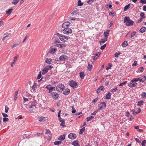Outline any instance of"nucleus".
<instances>
[{"label": "nucleus", "mask_w": 146, "mask_h": 146, "mask_svg": "<svg viewBox=\"0 0 146 146\" xmlns=\"http://www.w3.org/2000/svg\"><path fill=\"white\" fill-rule=\"evenodd\" d=\"M134 139L138 143H141V141L139 139L137 138H135Z\"/></svg>", "instance_id": "nucleus-55"}, {"label": "nucleus", "mask_w": 146, "mask_h": 146, "mask_svg": "<svg viewBox=\"0 0 146 146\" xmlns=\"http://www.w3.org/2000/svg\"><path fill=\"white\" fill-rule=\"evenodd\" d=\"M45 135L46 136L48 135L49 136V138H48V139H50L52 136L51 132L48 130H46V132L45 133Z\"/></svg>", "instance_id": "nucleus-14"}, {"label": "nucleus", "mask_w": 146, "mask_h": 146, "mask_svg": "<svg viewBox=\"0 0 146 146\" xmlns=\"http://www.w3.org/2000/svg\"><path fill=\"white\" fill-rule=\"evenodd\" d=\"M36 84L35 83H34L32 86V88L33 89H35V88H36Z\"/></svg>", "instance_id": "nucleus-59"}, {"label": "nucleus", "mask_w": 146, "mask_h": 146, "mask_svg": "<svg viewBox=\"0 0 146 146\" xmlns=\"http://www.w3.org/2000/svg\"><path fill=\"white\" fill-rule=\"evenodd\" d=\"M109 32V31L108 30L104 32V34L105 38H107V37L108 36Z\"/></svg>", "instance_id": "nucleus-26"}, {"label": "nucleus", "mask_w": 146, "mask_h": 146, "mask_svg": "<svg viewBox=\"0 0 146 146\" xmlns=\"http://www.w3.org/2000/svg\"><path fill=\"white\" fill-rule=\"evenodd\" d=\"M62 142L61 141H55L54 142V144L55 145H58L61 144Z\"/></svg>", "instance_id": "nucleus-39"}, {"label": "nucleus", "mask_w": 146, "mask_h": 146, "mask_svg": "<svg viewBox=\"0 0 146 146\" xmlns=\"http://www.w3.org/2000/svg\"><path fill=\"white\" fill-rule=\"evenodd\" d=\"M92 67V65H90L89 64H88V70H91Z\"/></svg>", "instance_id": "nucleus-58"}, {"label": "nucleus", "mask_w": 146, "mask_h": 146, "mask_svg": "<svg viewBox=\"0 0 146 146\" xmlns=\"http://www.w3.org/2000/svg\"><path fill=\"white\" fill-rule=\"evenodd\" d=\"M107 40V38H105L104 39H101V40L100 41V43L101 44L102 43H104Z\"/></svg>", "instance_id": "nucleus-33"}, {"label": "nucleus", "mask_w": 146, "mask_h": 146, "mask_svg": "<svg viewBox=\"0 0 146 146\" xmlns=\"http://www.w3.org/2000/svg\"><path fill=\"white\" fill-rule=\"evenodd\" d=\"M124 22L125 23V25L127 26L132 25L134 23L133 21L130 19L129 17H125L124 19Z\"/></svg>", "instance_id": "nucleus-1"}, {"label": "nucleus", "mask_w": 146, "mask_h": 146, "mask_svg": "<svg viewBox=\"0 0 146 146\" xmlns=\"http://www.w3.org/2000/svg\"><path fill=\"white\" fill-rule=\"evenodd\" d=\"M29 111L30 113L33 112L36 108L35 103L31 101L29 103Z\"/></svg>", "instance_id": "nucleus-2"}, {"label": "nucleus", "mask_w": 146, "mask_h": 146, "mask_svg": "<svg viewBox=\"0 0 146 146\" xmlns=\"http://www.w3.org/2000/svg\"><path fill=\"white\" fill-rule=\"evenodd\" d=\"M19 43H20L19 42V43H16V44H13L11 48H13L17 46H18V45Z\"/></svg>", "instance_id": "nucleus-47"}, {"label": "nucleus", "mask_w": 146, "mask_h": 146, "mask_svg": "<svg viewBox=\"0 0 146 146\" xmlns=\"http://www.w3.org/2000/svg\"><path fill=\"white\" fill-rule=\"evenodd\" d=\"M94 118V117L93 116H91L90 117H87V121H90L91 119H93Z\"/></svg>", "instance_id": "nucleus-41"}, {"label": "nucleus", "mask_w": 146, "mask_h": 146, "mask_svg": "<svg viewBox=\"0 0 146 146\" xmlns=\"http://www.w3.org/2000/svg\"><path fill=\"white\" fill-rule=\"evenodd\" d=\"M72 113H74L76 112V110L74 109V106H72Z\"/></svg>", "instance_id": "nucleus-62"}, {"label": "nucleus", "mask_w": 146, "mask_h": 146, "mask_svg": "<svg viewBox=\"0 0 146 146\" xmlns=\"http://www.w3.org/2000/svg\"><path fill=\"white\" fill-rule=\"evenodd\" d=\"M143 19L142 18H140L137 21V23H139L141 22L142 21Z\"/></svg>", "instance_id": "nucleus-53"}, {"label": "nucleus", "mask_w": 146, "mask_h": 146, "mask_svg": "<svg viewBox=\"0 0 146 146\" xmlns=\"http://www.w3.org/2000/svg\"><path fill=\"white\" fill-rule=\"evenodd\" d=\"M19 0H13L12 3L14 5H16L19 2Z\"/></svg>", "instance_id": "nucleus-34"}, {"label": "nucleus", "mask_w": 146, "mask_h": 146, "mask_svg": "<svg viewBox=\"0 0 146 146\" xmlns=\"http://www.w3.org/2000/svg\"><path fill=\"white\" fill-rule=\"evenodd\" d=\"M61 123L60 124V126H65V122L64 120H63V121L61 122Z\"/></svg>", "instance_id": "nucleus-50"}, {"label": "nucleus", "mask_w": 146, "mask_h": 146, "mask_svg": "<svg viewBox=\"0 0 146 146\" xmlns=\"http://www.w3.org/2000/svg\"><path fill=\"white\" fill-rule=\"evenodd\" d=\"M13 10V9H9L8 10V11H6V13L8 15H9L12 12V11Z\"/></svg>", "instance_id": "nucleus-32"}, {"label": "nucleus", "mask_w": 146, "mask_h": 146, "mask_svg": "<svg viewBox=\"0 0 146 146\" xmlns=\"http://www.w3.org/2000/svg\"><path fill=\"white\" fill-rule=\"evenodd\" d=\"M46 117H40L39 119V121L40 122H44L45 120Z\"/></svg>", "instance_id": "nucleus-31"}, {"label": "nucleus", "mask_w": 146, "mask_h": 146, "mask_svg": "<svg viewBox=\"0 0 146 146\" xmlns=\"http://www.w3.org/2000/svg\"><path fill=\"white\" fill-rule=\"evenodd\" d=\"M80 77L82 79H83L84 78L85 75L83 72H81L80 73Z\"/></svg>", "instance_id": "nucleus-30"}, {"label": "nucleus", "mask_w": 146, "mask_h": 146, "mask_svg": "<svg viewBox=\"0 0 146 146\" xmlns=\"http://www.w3.org/2000/svg\"><path fill=\"white\" fill-rule=\"evenodd\" d=\"M17 56H15L13 60V62H12V63L13 64H15L17 60Z\"/></svg>", "instance_id": "nucleus-36"}, {"label": "nucleus", "mask_w": 146, "mask_h": 146, "mask_svg": "<svg viewBox=\"0 0 146 146\" xmlns=\"http://www.w3.org/2000/svg\"><path fill=\"white\" fill-rule=\"evenodd\" d=\"M146 27H142L139 31V32L141 33L144 32L146 30Z\"/></svg>", "instance_id": "nucleus-29"}, {"label": "nucleus", "mask_w": 146, "mask_h": 146, "mask_svg": "<svg viewBox=\"0 0 146 146\" xmlns=\"http://www.w3.org/2000/svg\"><path fill=\"white\" fill-rule=\"evenodd\" d=\"M45 88L47 89L48 90V95H50L52 93H53V91L55 90V88L52 86L51 85H48L46 86Z\"/></svg>", "instance_id": "nucleus-6"}, {"label": "nucleus", "mask_w": 146, "mask_h": 146, "mask_svg": "<svg viewBox=\"0 0 146 146\" xmlns=\"http://www.w3.org/2000/svg\"><path fill=\"white\" fill-rule=\"evenodd\" d=\"M106 107V103L105 102H102L100 104V106L98 108V110H101L104 108V107L105 108Z\"/></svg>", "instance_id": "nucleus-13"}, {"label": "nucleus", "mask_w": 146, "mask_h": 146, "mask_svg": "<svg viewBox=\"0 0 146 146\" xmlns=\"http://www.w3.org/2000/svg\"><path fill=\"white\" fill-rule=\"evenodd\" d=\"M78 142V141H74L72 143V144L75 146H80Z\"/></svg>", "instance_id": "nucleus-27"}, {"label": "nucleus", "mask_w": 146, "mask_h": 146, "mask_svg": "<svg viewBox=\"0 0 146 146\" xmlns=\"http://www.w3.org/2000/svg\"><path fill=\"white\" fill-rule=\"evenodd\" d=\"M132 113L134 115H136V114L140 113L141 111V109L139 108L138 110V111H135L134 110H132Z\"/></svg>", "instance_id": "nucleus-17"}, {"label": "nucleus", "mask_w": 146, "mask_h": 146, "mask_svg": "<svg viewBox=\"0 0 146 146\" xmlns=\"http://www.w3.org/2000/svg\"><path fill=\"white\" fill-rule=\"evenodd\" d=\"M146 80V78H145V76H143L140 77V82H143Z\"/></svg>", "instance_id": "nucleus-23"}, {"label": "nucleus", "mask_w": 146, "mask_h": 146, "mask_svg": "<svg viewBox=\"0 0 146 146\" xmlns=\"http://www.w3.org/2000/svg\"><path fill=\"white\" fill-rule=\"evenodd\" d=\"M83 5V3L81 2L80 0H79L78 1V6H82Z\"/></svg>", "instance_id": "nucleus-46"}, {"label": "nucleus", "mask_w": 146, "mask_h": 146, "mask_svg": "<svg viewBox=\"0 0 146 146\" xmlns=\"http://www.w3.org/2000/svg\"><path fill=\"white\" fill-rule=\"evenodd\" d=\"M68 137L71 139H73L76 138V135L75 134L71 133L69 134Z\"/></svg>", "instance_id": "nucleus-12"}, {"label": "nucleus", "mask_w": 146, "mask_h": 146, "mask_svg": "<svg viewBox=\"0 0 146 146\" xmlns=\"http://www.w3.org/2000/svg\"><path fill=\"white\" fill-rule=\"evenodd\" d=\"M137 84L136 82H131L128 84V86L130 88H133Z\"/></svg>", "instance_id": "nucleus-18"}, {"label": "nucleus", "mask_w": 146, "mask_h": 146, "mask_svg": "<svg viewBox=\"0 0 146 146\" xmlns=\"http://www.w3.org/2000/svg\"><path fill=\"white\" fill-rule=\"evenodd\" d=\"M45 61L47 63L50 64L51 62L52 61V59L51 58H46Z\"/></svg>", "instance_id": "nucleus-35"}, {"label": "nucleus", "mask_w": 146, "mask_h": 146, "mask_svg": "<svg viewBox=\"0 0 146 146\" xmlns=\"http://www.w3.org/2000/svg\"><path fill=\"white\" fill-rule=\"evenodd\" d=\"M64 88V86L63 84H60L57 86L56 88V90L58 92L62 91Z\"/></svg>", "instance_id": "nucleus-9"}, {"label": "nucleus", "mask_w": 146, "mask_h": 146, "mask_svg": "<svg viewBox=\"0 0 146 146\" xmlns=\"http://www.w3.org/2000/svg\"><path fill=\"white\" fill-rule=\"evenodd\" d=\"M127 45V42L126 41H124L121 44L122 46L123 47H126Z\"/></svg>", "instance_id": "nucleus-25"}, {"label": "nucleus", "mask_w": 146, "mask_h": 146, "mask_svg": "<svg viewBox=\"0 0 146 146\" xmlns=\"http://www.w3.org/2000/svg\"><path fill=\"white\" fill-rule=\"evenodd\" d=\"M57 50L56 48H53L49 51V52L50 53L53 54L55 53Z\"/></svg>", "instance_id": "nucleus-20"}, {"label": "nucleus", "mask_w": 146, "mask_h": 146, "mask_svg": "<svg viewBox=\"0 0 146 146\" xmlns=\"http://www.w3.org/2000/svg\"><path fill=\"white\" fill-rule=\"evenodd\" d=\"M60 60L62 61H65L68 59V57L66 55H62L60 56L59 58Z\"/></svg>", "instance_id": "nucleus-10"}, {"label": "nucleus", "mask_w": 146, "mask_h": 146, "mask_svg": "<svg viewBox=\"0 0 146 146\" xmlns=\"http://www.w3.org/2000/svg\"><path fill=\"white\" fill-rule=\"evenodd\" d=\"M111 95V94L110 92H108L106 94L105 98L106 100H109L111 99L110 97Z\"/></svg>", "instance_id": "nucleus-22"}, {"label": "nucleus", "mask_w": 146, "mask_h": 146, "mask_svg": "<svg viewBox=\"0 0 146 146\" xmlns=\"http://www.w3.org/2000/svg\"><path fill=\"white\" fill-rule=\"evenodd\" d=\"M140 2L143 4H145L146 3V0H141Z\"/></svg>", "instance_id": "nucleus-64"}, {"label": "nucleus", "mask_w": 146, "mask_h": 146, "mask_svg": "<svg viewBox=\"0 0 146 146\" xmlns=\"http://www.w3.org/2000/svg\"><path fill=\"white\" fill-rule=\"evenodd\" d=\"M138 81V80L137 79V78H134L132 79L131 81V82H137Z\"/></svg>", "instance_id": "nucleus-56"}, {"label": "nucleus", "mask_w": 146, "mask_h": 146, "mask_svg": "<svg viewBox=\"0 0 146 146\" xmlns=\"http://www.w3.org/2000/svg\"><path fill=\"white\" fill-rule=\"evenodd\" d=\"M130 4H129L128 5L125 6L124 7V11H125L129 9L130 7Z\"/></svg>", "instance_id": "nucleus-24"}, {"label": "nucleus", "mask_w": 146, "mask_h": 146, "mask_svg": "<svg viewBox=\"0 0 146 146\" xmlns=\"http://www.w3.org/2000/svg\"><path fill=\"white\" fill-rule=\"evenodd\" d=\"M144 15H145V14L144 13H141L140 14V16H141V18H142L143 19L144 18H145Z\"/></svg>", "instance_id": "nucleus-54"}, {"label": "nucleus", "mask_w": 146, "mask_h": 146, "mask_svg": "<svg viewBox=\"0 0 146 146\" xmlns=\"http://www.w3.org/2000/svg\"><path fill=\"white\" fill-rule=\"evenodd\" d=\"M49 70V68L45 67L44 68L41 72L42 74L44 75L47 73Z\"/></svg>", "instance_id": "nucleus-16"}, {"label": "nucleus", "mask_w": 146, "mask_h": 146, "mask_svg": "<svg viewBox=\"0 0 146 146\" xmlns=\"http://www.w3.org/2000/svg\"><path fill=\"white\" fill-rule=\"evenodd\" d=\"M42 75H41V71H40L37 77V79H40Z\"/></svg>", "instance_id": "nucleus-37"}, {"label": "nucleus", "mask_w": 146, "mask_h": 146, "mask_svg": "<svg viewBox=\"0 0 146 146\" xmlns=\"http://www.w3.org/2000/svg\"><path fill=\"white\" fill-rule=\"evenodd\" d=\"M62 32L63 33L68 35L71 33L72 31L71 29L66 28L63 30Z\"/></svg>", "instance_id": "nucleus-8"}, {"label": "nucleus", "mask_w": 146, "mask_h": 146, "mask_svg": "<svg viewBox=\"0 0 146 146\" xmlns=\"http://www.w3.org/2000/svg\"><path fill=\"white\" fill-rule=\"evenodd\" d=\"M85 131V128L84 127L80 129V134H82L83 132Z\"/></svg>", "instance_id": "nucleus-42"}, {"label": "nucleus", "mask_w": 146, "mask_h": 146, "mask_svg": "<svg viewBox=\"0 0 146 146\" xmlns=\"http://www.w3.org/2000/svg\"><path fill=\"white\" fill-rule=\"evenodd\" d=\"M127 81H125L123 82V83H121L119 84V86H122L123 85H124L126 84V83H127Z\"/></svg>", "instance_id": "nucleus-49"}, {"label": "nucleus", "mask_w": 146, "mask_h": 146, "mask_svg": "<svg viewBox=\"0 0 146 146\" xmlns=\"http://www.w3.org/2000/svg\"><path fill=\"white\" fill-rule=\"evenodd\" d=\"M65 138V135H61L58 138V139L60 141L64 140Z\"/></svg>", "instance_id": "nucleus-21"}, {"label": "nucleus", "mask_w": 146, "mask_h": 146, "mask_svg": "<svg viewBox=\"0 0 146 146\" xmlns=\"http://www.w3.org/2000/svg\"><path fill=\"white\" fill-rule=\"evenodd\" d=\"M100 54H101V52H97L96 53L95 56H98V57H99L100 56Z\"/></svg>", "instance_id": "nucleus-60"}, {"label": "nucleus", "mask_w": 146, "mask_h": 146, "mask_svg": "<svg viewBox=\"0 0 146 146\" xmlns=\"http://www.w3.org/2000/svg\"><path fill=\"white\" fill-rule=\"evenodd\" d=\"M143 102L142 100L139 101L138 102L137 106H141L143 105Z\"/></svg>", "instance_id": "nucleus-38"}, {"label": "nucleus", "mask_w": 146, "mask_h": 146, "mask_svg": "<svg viewBox=\"0 0 146 146\" xmlns=\"http://www.w3.org/2000/svg\"><path fill=\"white\" fill-rule=\"evenodd\" d=\"M78 15V10H76L73 11L72 13L69 18L71 20H75L76 19V16Z\"/></svg>", "instance_id": "nucleus-3"}, {"label": "nucleus", "mask_w": 146, "mask_h": 146, "mask_svg": "<svg viewBox=\"0 0 146 146\" xmlns=\"http://www.w3.org/2000/svg\"><path fill=\"white\" fill-rule=\"evenodd\" d=\"M146 143V140H143L142 141L141 143L142 146H145Z\"/></svg>", "instance_id": "nucleus-51"}, {"label": "nucleus", "mask_w": 146, "mask_h": 146, "mask_svg": "<svg viewBox=\"0 0 146 146\" xmlns=\"http://www.w3.org/2000/svg\"><path fill=\"white\" fill-rule=\"evenodd\" d=\"M137 62L136 61H135L132 65V66H136L137 65Z\"/></svg>", "instance_id": "nucleus-57"}, {"label": "nucleus", "mask_w": 146, "mask_h": 146, "mask_svg": "<svg viewBox=\"0 0 146 146\" xmlns=\"http://www.w3.org/2000/svg\"><path fill=\"white\" fill-rule=\"evenodd\" d=\"M70 23L68 22H65L63 23L62 25V27L64 29L68 28L70 26Z\"/></svg>", "instance_id": "nucleus-11"}, {"label": "nucleus", "mask_w": 146, "mask_h": 146, "mask_svg": "<svg viewBox=\"0 0 146 146\" xmlns=\"http://www.w3.org/2000/svg\"><path fill=\"white\" fill-rule=\"evenodd\" d=\"M57 35L59 36L60 40L62 41L66 42L68 39V38L67 36L60 34L58 33H57Z\"/></svg>", "instance_id": "nucleus-4"}, {"label": "nucleus", "mask_w": 146, "mask_h": 146, "mask_svg": "<svg viewBox=\"0 0 146 146\" xmlns=\"http://www.w3.org/2000/svg\"><path fill=\"white\" fill-rule=\"evenodd\" d=\"M18 94V92L16 91L15 93V98H14V100L15 101L17 100V94Z\"/></svg>", "instance_id": "nucleus-43"}, {"label": "nucleus", "mask_w": 146, "mask_h": 146, "mask_svg": "<svg viewBox=\"0 0 146 146\" xmlns=\"http://www.w3.org/2000/svg\"><path fill=\"white\" fill-rule=\"evenodd\" d=\"M57 46L59 47L62 48H64L65 47V45L64 44H59L56 45Z\"/></svg>", "instance_id": "nucleus-28"}, {"label": "nucleus", "mask_w": 146, "mask_h": 146, "mask_svg": "<svg viewBox=\"0 0 146 146\" xmlns=\"http://www.w3.org/2000/svg\"><path fill=\"white\" fill-rule=\"evenodd\" d=\"M70 92V90L68 88H66L64 90L63 92V94L65 95H67L69 94Z\"/></svg>", "instance_id": "nucleus-15"}, {"label": "nucleus", "mask_w": 146, "mask_h": 146, "mask_svg": "<svg viewBox=\"0 0 146 146\" xmlns=\"http://www.w3.org/2000/svg\"><path fill=\"white\" fill-rule=\"evenodd\" d=\"M48 95L49 96L55 100H57L59 96V95L58 93L54 92H53V93L50 94V95Z\"/></svg>", "instance_id": "nucleus-7"}, {"label": "nucleus", "mask_w": 146, "mask_h": 146, "mask_svg": "<svg viewBox=\"0 0 146 146\" xmlns=\"http://www.w3.org/2000/svg\"><path fill=\"white\" fill-rule=\"evenodd\" d=\"M136 33L135 31H133L131 33V36L129 38H132L134 36H135L136 35Z\"/></svg>", "instance_id": "nucleus-40"}, {"label": "nucleus", "mask_w": 146, "mask_h": 146, "mask_svg": "<svg viewBox=\"0 0 146 146\" xmlns=\"http://www.w3.org/2000/svg\"><path fill=\"white\" fill-rule=\"evenodd\" d=\"M9 120V119L7 117H5L3 118V121L4 122L6 123Z\"/></svg>", "instance_id": "nucleus-44"}, {"label": "nucleus", "mask_w": 146, "mask_h": 146, "mask_svg": "<svg viewBox=\"0 0 146 146\" xmlns=\"http://www.w3.org/2000/svg\"><path fill=\"white\" fill-rule=\"evenodd\" d=\"M69 84L73 89L76 88L78 86V83L73 80L69 81Z\"/></svg>", "instance_id": "nucleus-5"}, {"label": "nucleus", "mask_w": 146, "mask_h": 146, "mask_svg": "<svg viewBox=\"0 0 146 146\" xmlns=\"http://www.w3.org/2000/svg\"><path fill=\"white\" fill-rule=\"evenodd\" d=\"M95 0H88L87 1V3L88 4H90L92 3Z\"/></svg>", "instance_id": "nucleus-48"}, {"label": "nucleus", "mask_w": 146, "mask_h": 146, "mask_svg": "<svg viewBox=\"0 0 146 146\" xmlns=\"http://www.w3.org/2000/svg\"><path fill=\"white\" fill-rule=\"evenodd\" d=\"M118 90L117 88H115L113 89H111L110 90V91L112 93H114L117 90Z\"/></svg>", "instance_id": "nucleus-45"}, {"label": "nucleus", "mask_w": 146, "mask_h": 146, "mask_svg": "<svg viewBox=\"0 0 146 146\" xmlns=\"http://www.w3.org/2000/svg\"><path fill=\"white\" fill-rule=\"evenodd\" d=\"M106 46V44H105L101 47V49L103 50L105 48Z\"/></svg>", "instance_id": "nucleus-63"}, {"label": "nucleus", "mask_w": 146, "mask_h": 146, "mask_svg": "<svg viewBox=\"0 0 146 146\" xmlns=\"http://www.w3.org/2000/svg\"><path fill=\"white\" fill-rule=\"evenodd\" d=\"M120 54V53L119 52L116 53L114 54L115 56V57H117Z\"/></svg>", "instance_id": "nucleus-61"}, {"label": "nucleus", "mask_w": 146, "mask_h": 146, "mask_svg": "<svg viewBox=\"0 0 146 146\" xmlns=\"http://www.w3.org/2000/svg\"><path fill=\"white\" fill-rule=\"evenodd\" d=\"M104 88V87L103 86H102L98 89L97 90V93L98 94L102 90L103 91Z\"/></svg>", "instance_id": "nucleus-19"}, {"label": "nucleus", "mask_w": 146, "mask_h": 146, "mask_svg": "<svg viewBox=\"0 0 146 146\" xmlns=\"http://www.w3.org/2000/svg\"><path fill=\"white\" fill-rule=\"evenodd\" d=\"M139 70L140 71V72H143L144 71V69L143 67L141 66V67L140 68H139Z\"/></svg>", "instance_id": "nucleus-52"}]
</instances>
